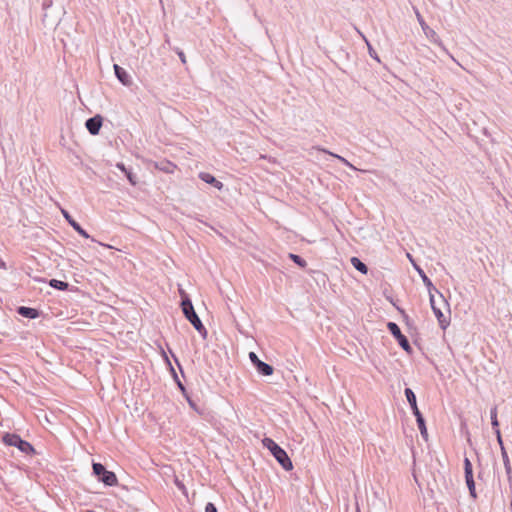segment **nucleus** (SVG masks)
Here are the masks:
<instances>
[{
  "instance_id": "obj_1",
  "label": "nucleus",
  "mask_w": 512,
  "mask_h": 512,
  "mask_svg": "<svg viewBox=\"0 0 512 512\" xmlns=\"http://www.w3.org/2000/svg\"><path fill=\"white\" fill-rule=\"evenodd\" d=\"M262 443L286 471H289L293 468L292 462L287 453L276 442H274L271 438H264Z\"/></svg>"
},
{
  "instance_id": "obj_2",
  "label": "nucleus",
  "mask_w": 512,
  "mask_h": 512,
  "mask_svg": "<svg viewBox=\"0 0 512 512\" xmlns=\"http://www.w3.org/2000/svg\"><path fill=\"white\" fill-rule=\"evenodd\" d=\"M182 311L186 319L193 325V327L203 336H206L207 330L202 324L200 318L196 314L191 300L186 297L181 302Z\"/></svg>"
},
{
  "instance_id": "obj_3",
  "label": "nucleus",
  "mask_w": 512,
  "mask_h": 512,
  "mask_svg": "<svg viewBox=\"0 0 512 512\" xmlns=\"http://www.w3.org/2000/svg\"><path fill=\"white\" fill-rule=\"evenodd\" d=\"M435 292L438 294V299L435 298V295L433 293L429 294L430 305H431L434 315L436 316V318L439 321L440 326L443 329H445L447 327V325L449 324V322L443 315L442 307L448 308L449 304H448L447 300L444 298L442 293H440L438 290Z\"/></svg>"
},
{
  "instance_id": "obj_4",
  "label": "nucleus",
  "mask_w": 512,
  "mask_h": 512,
  "mask_svg": "<svg viewBox=\"0 0 512 512\" xmlns=\"http://www.w3.org/2000/svg\"><path fill=\"white\" fill-rule=\"evenodd\" d=\"M3 442L8 446L17 447L21 452L25 454L29 455L35 453L33 446L29 442L21 439V437L17 434H5L3 436Z\"/></svg>"
},
{
  "instance_id": "obj_5",
  "label": "nucleus",
  "mask_w": 512,
  "mask_h": 512,
  "mask_svg": "<svg viewBox=\"0 0 512 512\" xmlns=\"http://www.w3.org/2000/svg\"><path fill=\"white\" fill-rule=\"evenodd\" d=\"M93 473L98 477V480L107 486H115L118 483L117 476L114 472L106 470L101 463H93Z\"/></svg>"
},
{
  "instance_id": "obj_6",
  "label": "nucleus",
  "mask_w": 512,
  "mask_h": 512,
  "mask_svg": "<svg viewBox=\"0 0 512 512\" xmlns=\"http://www.w3.org/2000/svg\"><path fill=\"white\" fill-rule=\"evenodd\" d=\"M414 12H415L417 21H418L419 25L421 26V28L423 30V33L425 34L427 39H429L431 42H433L434 44H436L439 47H441L443 50H446V48L443 45V43H442L441 39L439 38L438 34L432 28H430L427 25V23L424 21L422 15L420 14L419 10L414 8Z\"/></svg>"
},
{
  "instance_id": "obj_7",
  "label": "nucleus",
  "mask_w": 512,
  "mask_h": 512,
  "mask_svg": "<svg viewBox=\"0 0 512 512\" xmlns=\"http://www.w3.org/2000/svg\"><path fill=\"white\" fill-rule=\"evenodd\" d=\"M387 327L390 333L398 340L399 345L407 352L411 350L408 339L401 333L399 326L394 322H388Z\"/></svg>"
},
{
  "instance_id": "obj_8",
  "label": "nucleus",
  "mask_w": 512,
  "mask_h": 512,
  "mask_svg": "<svg viewBox=\"0 0 512 512\" xmlns=\"http://www.w3.org/2000/svg\"><path fill=\"white\" fill-rule=\"evenodd\" d=\"M249 359L253 363V365L256 367L259 374L264 376H270L273 374V367L263 361H261L255 352L249 353Z\"/></svg>"
},
{
  "instance_id": "obj_9",
  "label": "nucleus",
  "mask_w": 512,
  "mask_h": 512,
  "mask_svg": "<svg viewBox=\"0 0 512 512\" xmlns=\"http://www.w3.org/2000/svg\"><path fill=\"white\" fill-rule=\"evenodd\" d=\"M85 126L87 130L90 132V134L97 135L102 126V117L100 115H96L94 117L89 118L86 121Z\"/></svg>"
},
{
  "instance_id": "obj_10",
  "label": "nucleus",
  "mask_w": 512,
  "mask_h": 512,
  "mask_svg": "<svg viewBox=\"0 0 512 512\" xmlns=\"http://www.w3.org/2000/svg\"><path fill=\"white\" fill-rule=\"evenodd\" d=\"M114 71L117 79L125 86H130L132 84V80L128 72L120 67L119 65H114Z\"/></svg>"
},
{
  "instance_id": "obj_11",
  "label": "nucleus",
  "mask_w": 512,
  "mask_h": 512,
  "mask_svg": "<svg viewBox=\"0 0 512 512\" xmlns=\"http://www.w3.org/2000/svg\"><path fill=\"white\" fill-rule=\"evenodd\" d=\"M62 214L68 223L73 227V229L77 231L81 236L84 238L90 237L89 234L71 217V215L66 210H62Z\"/></svg>"
},
{
  "instance_id": "obj_12",
  "label": "nucleus",
  "mask_w": 512,
  "mask_h": 512,
  "mask_svg": "<svg viewBox=\"0 0 512 512\" xmlns=\"http://www.w3.org/2000/svg\"><path fill=\"white\" fill-rule=\"evenodd\" d=\"M404 393H405L408 403L411 406L414 416L421 415V412L419 411L418 406H417L416 396H415L414 392L412 391V389L406 388Z\"/></svg>"
},
{
  "instance_id": "obj_13",
  "label": "nucleus",
  "mask_w": 512,
  "mask_h": 512,
  "mask_svg": "<svg viewBox=\"0 0 512 512\" xmlns=\"http://www.w3.org/2000/svg\"><path fill=\"white\" fill-rule=\"evenodd\" d=\"M199 178L207 184L213 185L216 189L221 190L223 188V183L217 180L213 175L206 172H201L199 174Z\"/></svg>"
},
{
  "instance_id": "obj_14",
  "label": "nucleus",
  "mask_w": 512,
  "mask_h": 512,
  "mask_svg": "<svg viewBox=\"0 0 512 512\" xmlns=\"http://www.w3.org/2000/svg\"><path fill=\"white\" fill-rule=\"evenodd\" d=\"M501 457H502L503 464L505 467L507 479H508L509 483L511 484L512 483V467H511L510 459H509V456H508V453H507L505 447H502Z\"/></svg>"
},
{
  "instance_id": "obj_15",
  "label": "nucleus",
  "mask_w": 512,
  "mask_h": 512,
  "mask_svg": "<svg viewBox=\"0 0 512 512\" xmlns=\"http://www.w3.org/2000/svg\"><path fill=\"white\" fill-rule=\"evenodd\" d=\"M414 267H415L416 271L418 272L419 276L421 277L424 285L427 287L429 294H432L433 292L437 291V289L434 287L433 283L427 277L425 272L416 264H414Z\"/></svg>"
},
{
  "instance_id": "obj_16",
  "label": "nucleus",
  "mask_w": 512,
  "mask_h": 512,
  "mask_svg": "<svg viewBox=\"0 0 512 512\" xmlns=\"http://www.w3.org/2000/svg\"><path fill=\"white\" fill-rule=\"evenodd\" d=\"M17 312L21 316L29 318V319H35L39 316L38 310H36L34 308H30V307H25V306H20L18 308Z\"/></svg>"
},
{
  "instance_id": "obj_17",
  "label": "nucleus",
  "mask_w": 512,
  "mask_h": 512,
  "mask_svg": "<svg viewBox=\"0 0 512 512\" xmlns=\"http://www.w3.org/2000/svg\"><path fill=\"white\" fill-rule=\"evenodd\" d=\"M155 167L161 171H164L165 173H173L176 165H174L172 162L164 161L156 163Z\"/></svg>"
},
{
  "instance_id": "obj_18",
  "label": "nucleus",
  "mask_w": 512,
  "mask_h": 512,
  "mask_svg": "<svg viewBox=\"0 0 512 512\" xmlns=\"http://www.w3.org/2000/svg\"><path fill=\"white\" fill-rule=\"evenodd\" d=\"M350 261H351L352 266L356 270H358L362 274H367L368 268H367L366 264H364L359 258L352 257Z\"/></svg>"
},
{
  "instance_id": "obj_19",
  "label": "nucleus",
  "mask_w": 512,
  "mask_h": 512,
  "mask_svg": "<svg viewBox=\"0 0 512 512\" xmlns=\"http://www.w3.org/2000/svg\"><path fill=\"white\" fill-rule=\"evenodd\" d=\"M465 480H466V484L468 486L471 496L473 498H475L476 493H475V483H474V479H473V472H469V474H465Z\"/></svg>"
},
{
  "instance_id": "obj_20",
  "label": "nucleus",
  "mask_w": 512,
  "mask_h": 512,
  "mask_svg": "<svg viewBox=\"0 0 512 512\" xmlns=\"http://www.w3.org/2000/svg\"><path fill=\"white\" fill-rule=\"evenodd\" d=\"M357 32L359 33V35L362 37V39L365 41V43L367 44V47H368V52H369V55L375 59L376 61L380 62V59L378 57V54L376 53V51L373 49V47L371 46V44L369 43V41L367 40V38L365 37L364 34H362L359 30H357Z\"/></svg>"
},
{
  "instance_id": "obj_21",
  "label": "nucleus",
  "mask_w": 512,
  "mask_h": 512,
  "mask_svg": "<svg viewBox=\"0 0 512 512\" xmlns=\"http://www.w3.org/2000/svg\"><path fill=\"white\" fill-rule=\"evenodd\" d=\"M415 417H416L417 425H418L421 435L424 438H426L427 437V429H426L425 421H424L422 414L415 416Z\"/></svg>"
},
{
  "instance_id": "obj_22",
  "label": "nucleus",
  "mask_w": 512,
  "mask_h": 512,
  "mask_svg": "<svg viewBox=\"0 0 512 512\" xmlns=\"http://www.w3.org/2000/svg\"><path fill=\"white\" fill-rule=\"evenodd\" d=\"M490 419H491V425L494 429V431H496V429H499V422H498V419H497V407L494 406L490 409Z\"/></svg>"
},
{
  "instance_id": "obj_23",
  "label": "nucleus",
  "mask_w": 512,
  "mask_h": 512,
  "mask_svg": "<svg viewBox=\"0 0 512 512\" xmlns=\"http://www.w3.org/2000/svg\"><path fill=\"white\" fill-rule=\"evenodd\" d=\"M50 286L56 288L58 290H66L68 288V283L56 279H52L50 281Z\"/></svg>"
},
{
  "instance_id": "obj_24",
  "label": "nucleus",
  "mask_w": 512,
  "mask_h": 512,
  "mask_svg": "<svg viewBox=\"0 0 512 512\" xmlns=\"http://www.w3.org/2000/svg\"><path fill=\"white\" fill-rule=\"evenodd\" d=\"M289 258L295 263L297 264L298 266H300L301 268H304L306 267L307 265V262L302 258L300 257L299 255H296V254H293V253H290L289 254Z\"/></svg>"
},
{
  "instance_id": "obj_25",
  "label": "nucleus",
  "mask_w": 512,
  "mask_h": 512,
  "mask_svg": "<svg viewBox=\"0 0 512 512\" xmlns=\"http://www.w3.org/2000/svg\"><path fill=\"white\" fill-rule=\"evenodd\" d=\"M323 152H326V153H329L331 156L337 158L338 160H340L343 164H345L346 166L352 168V169H356L348 160H346L345 158H343L342 156L340 155H337V154H334L332 152H327L326 150L322 149Z\"/></svg>"
},
{
  "instance_id": "obj_26",
  "label": "nucleus",
  "mask_w": 512,
  "mask_h": 512,
  "mask_svg": "<svg viewBox=\"0 0 512 512\" xmlns=\"http://www.w3.org/2000/svg\"><path fill=\"white\" fill-rule=\"evenodd\" d=\"M124 174L126 175L131 185L135 186L137 184V178L130 170L127 169V172H125Z\"/></svg>"
},
{
  "instance_id": "obj_27",
  "label": "nucleus",
  "mask_w": 512,
  "mask_h": 512,
  "mask_svg": "<svg viewBox=\"0 0 512 512\" xmlns=\"http://www.w3.org/2000/svg\"><path fill=\"white\" fill-rule=\"evenodd\" d=\"M177 385H178L179 389L181 390L182 394L184 395V397L188 400V402H189L190 406H191V407H194V404H193V402L190 400V398L188 397L187 392H186V389H185L184 385L181 383V381H178V384H177Z\"/></svg>"
},
{
  "instance_id": "obj_28",
  "label": "nucleus",
  "mask_w": 512,
  "mask_h": 512,
  "mask_svg": "<svg viewBox=\"0 0 512 512\" xmlns=\"http://www.w3.org/2000/svg\"><path fill=\"white\" fill-rule=\"evenodd\" d=\"M464 471H465V474H469V472H473L472 464L467 457H465V459H464Z\"/></svg>"
},
{
  "instance_id": "obj_29",
  "label": "nucleus",
  "mask_w": 512,
  "mask_h": 512,
  "mask_svg": "<svg viewBox=\"0 0 512 512\" xmlns=\"http://www.w3.org/2000/svg\"><path fill=\"white\" fill-rule=\"evenodd\" d=\"M495 434H496L497 442H498V444L500 446V450L502 451V447H505V446H504V443H503V440H502V436H501L500 430L496 429Z\"/></svg>"
},
{
  "instance_id": "obj_30",
  "label": "nucleus",
  "mask_w": 512,
  "mask_h": 512,
  "mask_svg": "<svg viewBox=\"0 0 512 512\" xmlns=\"http://www.w3.org/2000/svg\"><path fill=\"white\" fill-rule=\"evenodd\" d=\"M165 358H166V361H167L168 365L170 366V371H171V373H172V375H173V378H174V380L176 381V383L178 384V381H180V380H179V378H178V376H177V374H176V372H175V369L172 367V365H171V363H170L169 359H168L167 357H165Z\"/></svg>"
},
{
  "instance_id": "obj_31",
  "label": "nucleus",
  "mask_w": 512,
  "mask_h": 512,
  "mask_svg": "<svg viewBox=\"0 0 512 512\" xmlns=\"http://www.w3.org/2000/svg\"><path fill=\"white\" fill-rule=\"evenodd\" d=\"M205 512H217V508L213 503H207L205 506Z\"/></svg>"
},
{
  "instance_id": "obj_32",
  "label": "nucleus",
  "mask_w": 512,
  "mask_h": 512,
  "mask_svg": "<svg viewBox=\"0 0 512 512\" xmlns=\"http://www.w3.org/2000/svg\"><path fill=\"white\" fill-rule=\"evenodd\" d=\"M52 3H53L52 0H44L43 4H42L43 9L46 10V9L50 8L52 6Z\"/></svg>"
},
{
  "instance_id": "obj_33",
  "label": "nucleus",
  "mask_w": 512,
  "mask_h": 512,
  "mask_svg": "<svg viewBox=\"0 0 512 512\" xmlns=\"http://www.w3.org/2000/svg\"><path fill=\"white\" fill-rule=\"evenodd\" d=\"M116 167L121 170L123 173L127 172V168L125 167V165L123 163H117L116 164Z\"/></svg>"
},
{
  "instance_id": "obj_34",
  "label": "nucleus",
  "mask_w": 512,
  "mask_h": 512,
  "mask_svg": "<svg viewBox=\"0 0 512 512\" xmlns=\"http://www.w3.org/2000/svg\"><path fill=\"white\" fill-rule=\"evenodd\" d=\"M178 56L181 60L182 63H186V57H185V54L183 53V51H178Z\"/></svg>"
},
{
  "instance_id": "obj_35",
  "label": "nucleus",
  "mask_w": 512,
  "mask_h": 512,
  "mask_svg": "<svg viewBox=\"0 0 512 512\" xmlns=\"http://www.w3.org/2000/svg\"><path fill=\"white\" fill-rule=\"evenodd\" d=\"M0 267L5 268V263L0 259Z\"/></svg>"
},
{
  "instance_id": "obj_36",
  "label": "nucleus",
  "mask_w": 512,
  "mask_h": 512,
  "mask_svg": "<svg viewBox=\"0 0 512 512\" xmlns=\"http://www.w3.org/2000/svg\"><path fill=\"white\" fill-rule=\"evenodd\" d=\"M510 509H511V511H512V501L510 502Z\"/></svg>"
}]
</instances>
